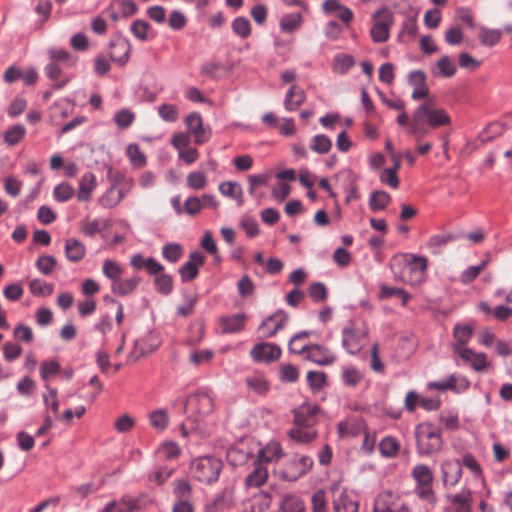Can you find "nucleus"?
I'll return each instance as SVG.
<instances>
[{"label": "nucleus", "instance_id": "48", "mask_svg": "<svg viewBox=\"0 0 512 512\" xmlns=\"http://www.w3.org/2000/svg\"><path fill=\"white\" fill-rule=\"evenodd\" d=\"M302 15L300 13H291L285 15L280 21L282 31L292 33L302 25Z\"/></svg>", "mask_w": 512, "mask_h": 512}, {"label": "nucleus", "instance_id": "30", "mask_svg": "<svg viewBox=\"0 0 512 512\" xmlns=\"http://www.w3.org/2000/svg\"><path fill=\"white\" fill-rule=\"evenodd\" d=\"M172 494L175 500H192L193 487L186 478H178L172 483Z\"/></svg>", "mask_w": 512, "mask_h": 512}, {"label": "nucleus", "instance_id": "54", "mask_svg": "<svg viewBox=\"0 0 512 512\" xmlns=\"http://www.w3.org/2000/svg\"><path fill=\"white\" fill-rule=\"evenodd\" d=\"M447 385H449L448 390H452L456 393H461L466 391L470 387L469 380L461 375L452 374L446 378Z\"/></svg>", "mask_w": 512, "mask_h": 512}, {"label": "nucleus", "instance_id": "42", "mask_svg": "<svg viewBox=\"0 0 512 512\" xmlns=\"http://www.w3.org/2000/svg\"><path fill=\"white\" fill-rule=\"evenodd\" d=\"M50 62L58 63L64 66H73L75 64V59L72 55L63 49L51 48L48 51Z\"/></svg>", "mask_w": 512, "mask_h": 512}, {"label": "nucleus", "instance_id": "62", "mask_svg": "<svg viewBox=\"0 0 512 512\" xmlns=\"http://www.w3.org/2000/svg\"><path fill=\"white\" fill-rule=\"evenodd\" d=\"M174 472H175L174 468L160 466V467L156 468L155 471L149 475V480L158 485H162L174 474Z\"/></svg>", "mask_w": 512, "mask_h": 512}, {"label": "nucleus", "instance_id": "46", "mask_svg": "<svg viewBox=\"0 0 512 512\" xmlns=\"http://www.w3.org/2000/svg\"><path fill=\"white\" fill-rule=\"evenodd\" d=\"M134 501L130 499H121V501H111L107 503L99 512H131L135 509Z\"/></svg>", "mask_w": 512, "mask_h": 512}, {"label": "nucleus", "instance_id": "27", "mask_svg": "<svg viewBox=\"0 0 512 512\" xmlns=\"http://www.w3.org/2000/svg\"><path fill=\"white\" fill-rule=\"evenodd\" d=\"M288 436L297 443L308 444L317 438V431L313 426L295 425L294 428L289 430Z\"/></svg>", "mask_w": 512, "mask_h": 512}, {"label": "nucleus", "instance_id": "22", "mask_svg": "<svg viewBox=\"0 0 512 512\" xmlns=\"http://www.w3.org/2000/svg\"><path fill=\"white\" fill-rule=\"evenodd\" d=\"M288 320L289 315L285 311L277 310L261 323L260 329H267V336L272 337L286 326Z\"/></svg>", "mask_w": 512, "mask_h": 512}, {"label": "nucleus", "instance_id": "45", "mask_svg": "<svg viewBox=\"0 0 512 512\" xmlns=\"http://www.w3.org/2000/svg\"><path fill=\"white\" fill-rule=\"evenodd\" d=\"M46 393L43 394V402L47 409H50L54 415L59 414L58 391L50 385H45Z\"/></svg>", "mask_w": 512, "mask_h": 512}, {"label": "nucleus", "instance_id": "4", "mask_svg": "<svg viewBox=\"0 0 512 512\" xmlns=\"http://www.w3.org/2000/svg\"><path fill=\"white\" fill-rule=\"evenodd\" d=\"M368 328L360 321H349L342 330V346L350 354L358 353L365 345Z\"/></svg>", "mask_w": 512, "mask_h": 512}, {"label": "nucleus", "instance_id": "52", "mask_svg": "<svg viewBox=\"0 0 512 512\" xmlns=\"http://www.w3.org/2000/svg\"><path fill=\"white\" fill-rule=\"evenodd\" d=\"M206 175L200 171L190 172L186 177V184L192 190H202L207 186Z\"/></svg>", "mask_w": 512, "mask_h": 512}, {"label": "nucleus", "instance_id": "33", "mask_svg": "<svg viewBox=\"0 0 512 512\" xmlns=\"http://www.w3.org/2000/svg\"><path fill=\"white\" fill-rule=\"evenodd\" d=\"M457 67L454 60L447 55L442 56L436 63L433 74L435 76H441L450 78L456 73Z\"/></svg>", "mask_w": 512, "mask_h": 512}, {"label": "nucleus", "instance_id": "10", "mask_svg": "<svg viewBox=\"0 0 512 512\" xmlns=\"http://www.w3.org/2000/svg\"><path fill=\"white\" fill-rule=\"evenodd\" d=\"M374 512H409V507L397 495L384 491L375 500Z\"/></svg>", "mask_w": 512, "mask_h": 512}, {"label": "nucleus", "instance_id": "3", "mask_svg": "<svg viewBox=\"0 0 512 512\" xmlns=\"http://www.w3.org/2000/svg\"><path fill=\"white\" fill-rule=\"evenodd\" d=\"M223 464L220 459L211 456H202L192 460L190 473L200 483L212 484L219 478Z\"/></svg>", "mask_w": 512, "mask_h": 512}, {"label": "nucleus", "instance_id": "6", "mask_svg": "<svg viewBox=\"0 0 512 512\" xmlns=\"http://www.w3.org/2000/svg\"><path fill=\"white\" fill-rule=\"evenodd\" d=\"M413 120L415 122H425L433 129L451 123L447 112L444 109L435 108L430 101L424 102L415 110Z\"/></svg>", "mask_w": 512, "mask_h": 512}, {"label": "nucleus", "instance_id": "60", "mask_svg": "<svg viewBox=\"0 0 512 512\" xmlns=\"http://www.w3.org/2000/svg\"><path fill=\"white\" fill-rule=\"evenodd\" d=\"M132 34L141 41H146L149 38L151 25L144 20H135L130 28Z\"/></svg>", "mask_w": 512, "mask_h": 512}, {"label": "nucleus", "instance_id": "14", "mask_svg": "<svg viewBox=\"0 0 512 512\" xmlns=\"http://www.w3.org/2000/svg\"><path fill=\"white\" fill-rule=\"evenodd\" d=\"M250 356L256 362L268 363L280 358L281 349L272 343H259L252 348Z\"/></svg>", "mask_w": 512, "mask_h": 512}, {"label": "nucleus", "instance_id": "34", "mask_svg": "<svg viewBox=\"0 0 512 512\" xmlns=\"http://www.w3.org/2000/svg\"><path fill=\"white\" fill-rule=\"evenodd\" d=\"M96 186L95 175L91 172H86L79 183V191L77 197L81 201H86L90 198L92 191Z\"/></svg>", "mask_w": 512, "mask_h": 512}, {"label": "nucleus", "instance_id": "39", "mask_svg": "<svg viewBox=\"0 0 512 512\" xmlns=\"http://www.w3.org/2000/svg\"><path fill=\"white\" fill-rule=\"evenodd\" d=\"M102 272L107 279L111 280L112 283H115L121 278L124 269L115 260L106 259L103 262Z\"/></svg>", "mask_w": 512, "mask_h": 512}, {"label": "nucleus", "instance_id": "40", "mask_svg": "<svg viewBox=\"0 0 512 512\" xmlns=\"http://www.w3.org/2000/svg\"><path fill=\"white\" fill-rule=\"evenodd\" d=\"M249 504L251 512H263L269 508L271 504V497L268 493L260 491L250 498Z\"/></svg>", "mask_w": 512, "mask_h": 512}, {"label": "nucleus", "instance_id": "28", "mask_svg": "<svg viewBox=\"0 0 512 512\" xmlns=\"http://www.w3.org/2000/svg\"><path fill=\"white\" fill-rule=\"evenodd\" d=\"M246 315L243 313L234 314L231 316H223L220 318V324L223 332L236 333L244 329L246 322Z\"/></svg>", "mask_w": 512, "mask_h": 512}, {"label": "nucleus", "instance_id": "23", "mask_svg": "<svg viewBox=\"0 0 512 512\" xmlns=\"http://www.w3.org/2000/svg\"><path fill=\"white\" fill-rule=\"evenodd\" d=\"M456 353L465 363L470 364L475 371H483L488 365L484 353H477L466 347L458 348V352Z\"/></svg>", "mask_w": 512, "mask_h": 512}, {"label": "nucleus", "instance_id": "13", "mask_svg": "<svg viewBox=\"0 0 512 512\" xmlns=\"http://www.w3.org/2000/svg\"><path fill=\"white\" fill-rule=\"evenodd\" d=\"M304 358L320 366H329L336 360L335 354L322 345H309L304 350Z\"/></svg>", "mask_w": 512, "mask_h": 512}, {"label": "nucleus", "instance_id": "38", "mask_svg": "<svg viewBox=\"0 0 512 512\" xmlns=\"http://www.w3.org/2000/svg\"><path fill=\"white\" fill-rule=\"evenodd\" d=\"M65 253L70 261L78 262L85 255V247L75 239H68L65 245Z\"/></svg>", "mask_w": 512, "mask_h": 512}, {"label": "nucleus", "instance_id": "36", "mask_svg": "<svg viewBox=\"0 0 512 512\" xmlns=\"http://www.w3.org/2000/svg\"><path fill=\"white\" fill-rule=\"evenodd\" d=\"M148 418L150 425L158 431H164L169 425V416L165 409L152 410Z\"/></svg>", "mask_w": 512, "mask_h": 512}, {"label": "nucleus", "instance_id": "15", "mask_svg": "<svg viewBox=\"0 0 512 512\" xmlns=\"http://www.w3.org/2000/svg\"><path fill=\"white\" fill-rule=\"evenodd\" d=\"M441 476L446 488L456 486L462 476V467L458 460H446L441 464Z\"/></svg>", "mask_w": 512, "mask_h": 512}, {"label": "nucleus", "instance_id": "32", "mask_svg": "<svg viewBox=\"0 0 512 512\" xmlns=\"http://www.w3.org/2000/svg\"><path fill=\"white\" fill-rule=\"evenodd\" d=\"M232 505V499L229 492L224 491L218 494L211 502L204 507L205 512H222Z\"/></svg>", "mask_w": 512, "mask_h": 512}, {"label": "nucleus", "instance_id": "57", "mask_svg": "<svg viewBox=\"0 0 512 512\" xmlns=\"http://www.w3.org/2000/svg\"><path fill=\"white\" fill-rule=\"evenodd\" d=\"M29 289L34 296H49L53 292V285L41 279H33L29 282Z\"/></svg>", "mask_w": 512, "mask_h": 512}, {"label": "nucleus", "instance_id": "44", "mask_svg": "<svg viewBox=\"0 0 512 512\" xmlns=\"http://www.w3.org/2000/svg\"><path fill=\"white\" fill-rule=\"evenodd\" d=\"M479 40L484 46H494L501 40L502 33L497 29H488L481 27L479 30Z\"/></svg>", "mask_w": 512, "mask_h": 512}, {"label": "nucleus", "instance_id": "56", "mask_svg": "<svg viewBox=\"0 0 512 512\" xmlns=\"http://www.w3.org/2000/svg\"><path fill=\"white\" fill-rule=\"evenodd\" d=\"M327 381V376L324 372L320 371H309L307 373V382L313 392L320 391Z\"/></svg>", "mask_w": 512, "mask_h": 512}, {"label": "nucleus", "instance_id": "29", "mask_svg": "<svg viewBox=\"0 0 512 512\" xmlns=\"http://www.w3.org/2000/svg\"><path fill=\"white\" fill-rule=\"evenodd\" d=\"M140 282L138 276H132L126 279H118L115 283L111 284V291L115 295L126 296L134 292Z\"/></svg>", "mask_w": 512, "mask_h": 512}, {"label": "nucleus", "instance_id": "37", "mask_svg": "<svg viewBox=\"0 0 512 512\" xmlns=\"http://www.w3.org/2000/svg\"><path fill=\"white\" fill-rule=\"evenodd\" d=\"M412 476L418 485L425 487L430 486L433 481L432 470L424 464L415 466L412 470Z\"/></svg>", "mask_w": 512, "mask_h": 512}, {"label": "nucleus", "instance_id": "50", "mask_svg": "<svg viewBox=\"0 0 512 512\" xmlns=\"http://www.w3.org/2000/svg\"><path fill=\"white\" fill-rule=\"evenodd\" d=\"M379 450L384 457H394L399 451V443L394 437L387 436L380 441Z\"/></svg>", "mask_w": 512, "mask_h": 512}, {"label": "nucleus", "instance_id": "19", "mask_svg": "<svg viewBox=\"0 0 512 512\" xmlns=\"http://www.w3.org/2000/svg\"><path fill=\"white\" fill-rule=\"evenodd\" d=\"M366 423L362 418H347L337 425V432L340 438L355 437L365 431Z\"/></svg>", "mask_w": 512, "mask_h": 512}, {"label": "nucleus", "instance_id": "31", "mask_svg": "<svg viewBox=\"0 0 512 512\" xmlns=\"http://www.w3.org/2000/svg\"><path fill=\"white\" fill-rule=\"evenodd\" d=\"M268 479V470L267 468L255 461L254 470L247 475L245 478V484L247 487H260L266 483Z\"/></svg>", "mask_w": 512, "mask_h": 512}, {"label": "nucleus", "instance_id": "51", "mask_svg": "<svg viewBox=\"0 0 512 512\" xmlns=\"http://www.w3.org/2000/svg\"><path fill=\"white\" fill-rule=\"evenodd\" d=\"M488 265V261L487 260H482L478 265H474V266H470L468 267L467 269H465L461 276H460V281L463 283V284H469L471 283L473 280H475L478 275L486 269Z\"/></svg>", "mask_w": 512, "mask_h": 512}, {"label": "nucleus", "instance_id": "12", "mask_svg": "<svg viewBox=\"0 0 512 512\" xmlns=\"http://www.w3.org/2000/svg\"><path fill=\"white\" fill-rule=\"evenodd\" d=\"M185 125L189 134L194 136L196 144L201 145L206 143L210 138V130L203 125L202 117L199 113L193 112L185 118Z\"/></svg>", "mask_w": 512, "mask_h": 512}, {"label": "nucleus", "instance_id": "55", "mask_svg": "<svg viewBox=\"0 0 512 512\" xmlns=\"http://www.w3.org/2000/svg\"><path fill=\"white\" fill-rule=\"evenodd\" d=\"M158 453L166 460H173L180 456L181 448L174 441H165L159 446Z\"/></svg>", "mask_w": 512, "mask_h": 512}, {"label": "nucleus", "instance_id": "8", "mask_svg": "<svg viewBox=\"0 0 512 512\" xmlns=\"http://www.w3.org/2000/svg\"><path fill=\"white\" fill-rule=\"evenodd\" d=\"M214 403L206 392H196L190 395L185 403V412L189 416H206L213 412Z\"/></svg>", "mask_w": 512, "mask_h": 512}, {"label": "nucleus", "instance_id": "49", "mask_svg": "<svg viewBox=\"0 0 512 512\" xmlns=\"http://www.w3.org/2000/svg\"><path fill=\"white\" fill-rule=\"evenodd\" d=\"M354 63V59L350 55L338 54L333 59L332 68L335 73L343 75L353 67Z\"/></svg>", "mask_w": 512, "mask_h": 512}, {"label": "nucleus", "instance_id": "24", "mask_svg": "<svg viewBox=\"0 0 512 512\" xmlns=\"http://www.w3.org/2000/svg\"><path fill=\"white\" fill-rule=\"evenodd\" d=\"M409 84L414 87L412 99H423L428 95V87L426 85V75L424 72L417 70L412 71L408 78Z\"/></svg>", "mask_w": 512, "mask_h": 512}, {"label": "nucleus", "instance_id": "53", "mask_svg": "<svg viewBox=\"0 0 512 512\" xmlns=\"http://www.w3.org/2000/svg\"><path fill=\"white\" fill-rule=\"evenodd\" d=\"M158 115L163 121L173 123L179 118V109L174 104L164 103L158 107Z\"/></svg>", "mask_w": 512, "mask_h": 512}, {"label": "nucleus", "instance_id": "18", "mask_svg": "<svg viewBox=\"0 0 512 512\" xmlns=\"http://www.w3.org/2000/svg\"><path fill=\"white\" fill-rule=\"evenodd\" d=\"M284 456L282 446L277 441H270L259 449L255 461L265 466L268 463L278 462Z\"/></svg>", "mask_w": 512, "mask_h": 512}, {"label": "nucleus", "instance_id": "21", "mask_svg": "<svg viewBox=\"0 0 512 512\" xmlns=\"http://www.w3.org/2000/svg\"><path fill=\"white\" fill-rule=\"evenodd\" d=\"M130 51L131 45L129 41L123 38H118L111 42L109 55L112 61L123 66L129 60Z\"/></svg>", "mask_w": 512, "mask_h": 512}, {"label": "nucleus", "instance_id": "61", "mask_svg": "<svg viewBox=\"0 0 512 512\" xmlns=\"http://www.w3.org/2000/svg\"><path fill=\"white\" fill-rule=\"evenodd\" d=\"M183 254V248L180 244L170 243L163 247V257L171 263H176Z\"/></svg>", "mask_w": 512, "mask_h": 512}, {"label": "nucleus", "instance_id": "35", "mask_svg": "<svg viewBox=\"0 0 512 512\" xmlns=\"http://www.w3.org/2000/svg\"><path fill=\"white\" fill-rule=\"evenodd\" d=\"M279 512H305V506L298 496L288 494L282 498Z\"/></svg>", "mask_w": 512, "mask_h": 512}, {"label": "nucleus", "instance_id": "16", "mask_svg": "<svg viewBox=\"0 0 512 512\" xmlns=\"http://www.w3.org/2000/svg\"><path fill=\"white\" fill-rule=\"evenodd\" d=\"M137 11V5L133 0H113L106 13L113 21L132 16Z\"/></svg>", "mask_w": 512, "mask_h": 512}, {"label": "nucleus", "instance_id": "17", "mask_svg": "<svg viewBox=\"0 0 512 512\" xmlns=\"http://www.w3.org/2000/svg\"><path fill=\"white\" fill-rule=\"evenodd\" d=\"M205 262V256L199 251H193L189 255V261L179 270L183 282L194 280L199 273V267Z\"/></svg>", "mask_w": 512, "mask_h": 512}, {"label": "nucleus", "instance_id": "9", "mask_svg": "<svg viewBox=\"0 0 512 512\" xmlns=\"http://www.w3.org/2000/svg\"><path fill=\"white\" fill-rule=\"evenodd\" d=\"M445 512H472L473 494L469 488H462L458 493L445 495Z\"/></svg>", "mask_w": 512, "mask_h": 512}, {"label": "nucleus", "instance_id": "64", "mask_svg": "<svg viewBox=\"0 0 512 512\" xmlns=\"http://www.w3.org/2000/svg\"><path fill=\"white\" fill-rule=\"evenodd\" d=\"M299 377V371L292 364H282L279 369V378L282 382H296Z\"/></svg>", "mask_w": 512, "mask_h": 512}, {"label": "nucleus", "instance_id": "26", "mask_svg": "<svg viewBox=\"0 0 512 512\" xmlns=\"http://www.w3.org/2000/svg\"><path fill=\"white\" fill-rule=\"evenodd\" d=\"M305 99L304 90L297 85H292L286 93L284 107L287 111H295L304 103Z\"/></svg>", "mask_w": 512, "mask_h": 512}, {"label": "nucleus", "instance_id": "1", "mask_svg": "<svg viewBox=\"0 0 512 512\" xmlns=\"http://www.w3.org/2000/svg\"><path fill=\"white\" fill-rule=\"evenodd\" d=\"M390 265L394 274L409 285H420L426 280L428 259L424 256L398 254L392 258Z\"/></svg>", "mask_w": 512, "mask_h": 512}, {"label": "nucleus", "instance_id": "7", "mask_svg": "<svg viewBox=\"0 0 512 512\" xmlns=\"http://www.w3.org/2000/svg\"><path fill=\"white\" fill-rule=\"evenodd\" d=\"M374 23L370 29V36L376 43H383L389 39L390 28L394 24V14L383 7L373 14Z\"/></svg>", "mask_w": 512, "mask_h": 512}, {"label": "nucleus", "instance_id": "25", "mask_svg": "<svg viewBox=\"0 0 512 512\" xmlns=\"http://www.w3.org/2000/svg\"><path fill=\"white\" fill-rule=\"evenodd\" d=\"M218 189L223 196L233 199L238 206L243 205L244 192L240 183L225 181L219 184Z\"/></svg>", "mask_w": 512, "mask_h": 512}, {"label": "nucleus", "instance_id": "58", "mask_svg": "<svg viewBox=\"0 0 512 512\" xmlns=\"http://www.w3.org/2000/svg\"><path fill=\"white\" fill-rule=\"evenodd\" d=\"M232 30L239 37L245 39L251 35V25L247 18L237 17L232 22Z\"/></svg>", "mask_w": 512, "mask_h": 512}, {"label": "nucleus", "instance_id": "2", "mask_svg": "<svg viewBox=\"0 0 512 512\" xmlns=\"http://www.w3.org/2000/svg\"><path fill=\"white\" fill-rule=\"evenodd\" d=\"M417 451L429 456L441 450L443 440L440 429L431 423H421L415 430Z\"/></svg>", "mask_w": 512, "mask_h": 512}, {"label": "nucleus", "instance_id": "59", "mask_svg": "<svg viewBox=\"0 0 512 512\" xmlns=\"http://www.w3.org/2000/svg\"><path fill=\"white\" fill-rule=\"evenodd\" d=\"M310 147L316 153L326 154L330 151L332 142L326 135L319 134L313 137Z\"/></svg>", "mask_w": 512, "mask_h": 512}, {"label": "nucleus", "instance_id": "43", "mask_svg": "<svg viewBox=\"0 0 512 512\" xmlns=\"http://www.w3.org/2000/svg\"><path fill=\"white\" fill-rule=\"evenodd\" d=\"M472 332V327L468 325H457L454 327L453 335L456 340V344L453 346L454 352H458V348L464 347V345L468 343L472 336Z\"/></svg>", "mask_w": 512, "mask_h": 512}, {"label": "nucleus", "instance_id": "20", "mask_svg": "<svg viewBox=\"0 0 512 512\" xmlns=\"http://www.w3.org/2000/svg\"><path fill=\"white\" fill-rule=\"evenodd\" d=\"M319 412L317 405L303 404L294 411L295 425L304 427L313 426L316 424V416Z\"/></svg>", "mask_w": 512, "mask_h": 512}, {"label": "nucleus", "instance_id": "47", "mask_svg": "<svg viewBox=\"0 0 512 512\" xmlns=\"http://www.w3.org/2000/svg\"><path fill=\"white\" fill-rule=\"evenodd\" d=\"M246 384L250 390L257 394L266 393L269 389V384L262 374H253L246 378Z\"/></svg>", "mask_w": 512, "mask_h": 512}, {"label": "nucleus", "instance_id": "11", "mask_svg": "<svg viewBox=\"0 0 512 512\" xmlns=\"http://www.w3.org/2000/svg\"><path fill=\"white\" fill-rule=\"evenodd\" d=\"M333 510L334 512H357L358 501L356 496L347 491L346 489H340L339 487H333Z\"/></svg>", "mask_w": 512, "mask_h": 512}, {"label": "nucleus", "instance_id": "63", "mask_svg": "<svg viewBox=\"0 0 512 512\" xmlns=\"http://www.w3.org/2000/svg\"><path fill=\"white\" fill-rule=\"evenodd\" d=\"M60 372V364L54 360H46L41 363L40 375L43 380L47 381Z\"/></svg>", "mask_w": 512, "mask_h": 512}, {"label": "nucleus", "instance_id": "41", "mask_svg": "<svg viewBox=\"0 0 512 512\" xmlns=\"http://www.w3.org/2000/svg\"><path fill=\"white\" fill-rule=\"evenodd\" d=\"M125 193L119 187L113 186L101 197L100 202L104 207L116 206L124 197Z\"/></svg>", "mask_w": 512, "mask_h": 512}, {"label": "nucleus", "instance_id": "5", "mask_svg": "<svg viewBox=\"0 0 512 512\" xmlns=\"http://www.w3.org/2000/svg\"><path fill=\"white\" fill-rule=\"evenodd\" d=\"M313 463L311 457L295 454L275 473L283 481L295 482L312 469Z\"/></svg>", "mask_w": 512, "mask_h": 512}]
</instances>
